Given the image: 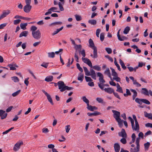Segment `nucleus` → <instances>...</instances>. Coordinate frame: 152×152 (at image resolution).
<instances>
[{"instance_id": "obj_56", "label": "nucleus", "mask_w": 152, "mask_h": 152, "mask_svg": "<svg viewBox=\"0 0 152 152\" xmlns=\"http://www.w3.org/2000/svg\"><path fill=\"white\" fill-rule=\"evenodd\" d=\"M126 138H123L121 139L120 141L123 144H125L126 143Z\"/></svg>"}, {"instance_id": "obj_55", "label": "nucleus", "mask_w": 152, "mask_h": 152, "mask_svg": "<svg viewBox=\"0 0 152 152\" xmlns=\"http://www.w3.org/2000/svg\"><path fill=\"white\" fill-rule=\"evenodd\" d=\"M13 65L11 64H9L8 65V66L10 67V69L11 70H14L16 69V68L14 66H12Z\"/></svg>"}, {"instance_id": "obj_18", "label": "nucleus", "mask_w": 152, "mask_h": 152, "mask_svg": "<svg viewBox=\"0 0 152 152\" xmlns=\"http://www.w3.org/2000/svg\"><path fill=\"white\" fill-rule=\"evenodd\" d=\"M93 50H94V55H93L92 54H91V56L94 58H96L98 57L96 47H94V48L93 49Z\"/></svg>"}, {"instance_id": "obj_9", "label": "nucleus", "mask_w": 152, "mask_h": 152, "mask_svg": "<svg viewBox=\"0 0 152 152\" xmlns=\"http://www.w3.org/2000/svg\"><path fill=\"white\" fill-rule=\"evenodd\" d=\"M112 112L114 114L113 117L115 118L116 121H118V120L121 119L120 118V112L113 110H112Z\"/></svg>"}, {"instance_id": "obj_22", "label": "nucleus", "mask_w": 152, "mask_h": 152, "mask_svg": "<svg viewBox=\"0 0 152 152\" xmlns=\"http://www.w3.org/2000/svg\"><path fill=\"white\" fill-rule=\"evenodd\" d=\"M89 47L91 48L92 49L94 48V47H96L95 46L94 43L93 41L91 39H90L89 40Z\"/></svg>"}, {"instance_id": "obj_27", "label": "nucleus", "mask_w": 152, "mask_h": 152, "mask_svg": "<svg viewBox=\"0 0 152 152\" xmlns=\"http://www.w3.org/2000/svg\"><path fill=\"white\" fill-rule=\"evenodd\" d=\"M28 34V32L27 31H24L22 32L19 36L20 37H21L23 36L26 37L27 36Z\"/></svg>"}, {"instance_id": "obj_15", "label": "nucleus", "mask_w": 152, "mask_h": 152, "mask_svg": "<svg viewBox=\"0 0 152 152\" xmlns=\"http://www.w3.org/2000/svg\"><path fill=\"white\" fill-rule=\"evenodd\" d=\"M142 93L144 94L145 95H148V94H150V95L152 96V91L151 90H150L148 92L147 91V89L144 88H142Z\"/></svg>"}, {"instance_id": "obj_44", "label": "nucleus", "mask_w": 152, "mask_h": 152, "mask_svg": "<svg viewBox=\"0 0 152 152\" xmlns=\"http://www.w3.org/2000/svg\"><path fill=\"white\" fill-rule=\"evenodd\" d=\"M93 68L95 70H97L98 71L101 70V67L97 65L94 66H92Z\"/></svg>"}, {"instance_id": "obj_33", "label": "nucleus", "mask_w": 152, "mask_h": 152, "mask_svg": "<svg viewBox=\"0 0 152 152\" xmlns=\"http://www.w3.org/2000/svg\"><path fill=\"white\" fill-rule=\"evenodd\" d=\"M82 99L84 102H85L86 104H87V106H88L89 104V101L87 99L86 97L85 96H83L82 97Z\"/></svg>"}, {"instance_id": "obj_58", "label": "nucleus", "mask_w": 152, "mask_h": 152, "mask_svg": "<svg viewBox=\"0 0 152 152\" xmlns=\"http://www.w3.org/2000/svg\"><path fill=\"white\" fill-rule=\"evenodd\" d=\"M133 84L134 85L136 86L137 87H140L141 86V85L137 81V80H136L133 82Z\"/></svg>"}, {"instance_id": "obj_36", "label": "nucleus", "mask_w": 152, "mask_h": 152, "mask_svg": "<svg viewBox=\"0 0 152 152\" xmlns=\"http://www.w3.org/2000/svg\"><path fill=\"white\" fill-rule=\"evenodd\" d=\"M48 57L50 58H53L55 56V53L53 52L48 53Z\"/></svg>"}, {"instance_id": "obj_42", "label": "nucleus", "mask_w": 152, "mask_h": 152, "mask_svg": "<svg viewBox=\"0 0 152 152\" xmlns=\"http://www.w3.org/2000/svg\"><path fill=\"white\" fill-rule=\"evenodd\" d=\"M104 33H103V32L101 33L100 34V40L102 42L104 40Z\"/></svg>"}, {"instance_id": "obj_40", "label": "nucleus", "mask_w": 152, "mask_h": 152, "mask_svg": "<svg viewBox=\"0 0 152 152\" xmlns=\"http://www.w3.org/2000/svg\"><path fill=\"white\" fill-rule=\"evenodd\" d=\"M116 121L118 122L119 126L120 127H121L123 126V121L121 120V119H120L118 120V121Z\"/></svg>"}, {"instance_id": "obj_2", "label": "nucleus", "mask_w": 152, "mask_h": 152, "mask_svg": "<svg viewBox=\"0 0 152 152\" xmlns=\"http://www.w3.org/2000/svg\"><path fill=\"white\" fill-rule=\"evenodd\" d=\"M83 68L86 75L91 76L93 79L94 80L96 79V74L95 71L93 69H91L90 72H89L86 67L83 66Z\"/></svg>"}, {"instance_id": "obj_54", "label": "nucleus", "mask_w": 152, "mask_h": 152, "mask_svg": "<svg viewBox=\"0 0 152 152\" xmlns=\"http://www.w3.org/2000/svg\"><path fill=\"white\" fill-rule=\"evenodd\" d=\"M80 53L83 56V58H84L86 56V53L85 50L84 49L83 50L81 51H80Z\"/></svg>"}, {"instance_id": "obj_61", "label": "nucleus", "mask_w": 152, "mask_h": 152, "mask_svg": "<svg viewBox=\"0 0 152 152\" xmlns=\"http://www.w3.org/2000/svg\"><path fill=\"white\" fill-rule=\"evenodd\" d=\"M49 130L48 128H43L42 129V132L45 134H46L49 132Z\"/></svg>"}, {"instance_id": "obj_29", "label": "nucleus", "mask_w": 152, "mask_h": 152, "mask_svg": "<svg viewBox=\"0 0 152 152\" xmlns=\"http://www.w3.org/2000/svg\"><path fill=\"white\" fill-rule=\"evenodd\" d=\"M63 26H62L60 28L57 29L56 31L53 32V33L52 34V35H54L55 34L58 33L60 31L62 30L63 28Z\"/></svg>"}, {"instance_id": "obj_26", "label": "nucleus", "mask_w": 152, "mask_h": 152, "mask_svg": "<svg viewBox=\"0 0 152 152\" xmlns=\"http://www.w3.org/2000/svg\"><path fill=\"white\" fill-rule=\"evenodd\" d=\"M144 116L145 117L148 118V119H151L152 118V114L148 113L146 112H144Z\"/></svg>"}, {"instance_id": "obj_10", "label": "nucleus", "mask_w": 152, "mask_h": 152, "mask_svg": "<svg viewBox=\"0 0 152 152\" xmlns=\"http://www.w3.org/2000/svg\"><path fill=\"white\" fill-rule=\"evenodd\" d=\"M82 59L84 63L88 64L89 66L91 68L92 67V64L89 59L86 58H82Z\"/></svg>"}, {"instance_id": "obj_16", "label": "nucleus", "mask_w": 152, "mask_h": 152, "mask_svg": "<svg viewBox=\"0 0 152 152\" xmlns=\"http://www.w3.org/2000/svg\"><path fill=\"white\" fill-rule=\"evenodd\" d=\"M7 115V113H5V111L0 110V116H1V119H3L5 118Z\"/></svg>"}, {"instance_id": "obj_38", "label": "nucleus", "mask_w": 152, "mask_h": 152, "mask_svg": "<svg viewBox=\"0 0 152 152\" xmlns=\"http://www.w3.org/2000/svg\"><path fill=\"white\" fill-rule=\"evenodd\" d=\"M135 101L140 104H141L142 103V99H140L138 98L135 99Z\"/></svg>"}, {"instance_id": "obj_24", "label": "nucleus", "mask_w": 152, "mask_h": 152, "mask_svg": "<svg viewBox=\"0 0 152 152\" xmlns=\"http://www.w3.org/2000/svg\"><path fill=\"white\" fill-rule=\"evenodd\" d=\"M87 108L89 110L93 111L94 110H96L97 109V107L95 106H92L90 105L89 104L87 106Z\"/></svg>"}, {"instance_id": "obj_3", "label": "nucleus", "mask_w": 152, "mask_h": 152, "mask_svg": "<svg viewBox=\"0 0 152 152\" xmlns=\"http://www.w3.org/2000/svg\"><path fill=\"white\" fill-rule=\"evenodd\" d=\"M132 126V130L136 131L137 132H140V126L138 123L137 122H135V124L134 122L131 123Z\"/></svg>"}, {"instance_id": "obj_43", "label": "nucleus", "mask_w": 152, "mask_h": 152, "mask_svg": "<svg viewBox=\"0 0 152 152\" xmlns=\"http://www.w3.org/2000/svg\"><path fill=\"white\" fill-rule=\"evenodd\" d=\"M47 98L48 99V100L49 102L50 103L52 104H53V100H52V98H51L50 95H49L47 96Z\"/></svg>"}, {"instance_id": "obj_48", "label": "nucleus", "mask_w": 152, "mask_h": 152, "mask_svg": "<svg viewBox=\"0 0 152 152\" xmlns=\"http://www.w3.org/2000/svg\"><path fill=\"white\" fill-rule=\"evenodd\" d=\"M113 80H115L118 82H120L121 81V79L119 77H118V75H117V77H113Z\"/></svg>"}, {"instance_id": "obj_41", "label": "nucleus", "mask_w": 152, "mask_h": 152, "mask_svg": "<svg viewBox=\"0 0 152 152\" xmlns=\"http://www.w3.org/2000/svg\"><path fill=\"white\" fill-rule=\"evenodd\" d=\"M88 22L89 23L93 25H95L96 23V20H89Z\"/></svg>"}, {"instance_id": "obj_49", "label": "nucleus", "mask_w": 152, "mask_h": 152, "mask_svg": "<svg viewBox=\"0 0 152 152\" xmlns=\"http://www.w3.org/2000/svg\"><path fill=\"white\" fill-rule=\"evenodd\" d=\"M20 91H21L20 90H19L18 91H17L13 93L12 94V96L13 97H15V96H17V95H18L19 94V93L20 92Z\"/></svg>"}, {"instance_id": "obj_39", "label": "nucleus", "mask_w": 152, "mask_h": 152, "mask_svg": "<svg viewBox=\"0 0 152 152\" xmlns=\"http://www.w3.org/2000/svg\"><path fill=\"white\" fill-rule=\"evenodd\" d=\"M37 29V28L36 26H31L30 28V30L31 31H32V33H34L36 31Z\"/></svg>"}, {"instance_id": "obj_5", "label": "nucleus", "mask_w": 152, "mask_h": 152, "mask_svg": "<svg viewBox=\"0 0 152 152\" xmlns=\"http://www.w3.org/2000/svg\"><path fill=\"white\" fill-rule=\"evenodd\" d=\"M58 88L60 90L61 92H63L65 90V88L66 85H65L64 83L62 81H60L58 82L57 83Z\"/></svg>"}, {"instance_id": "obj_47", "label": "nucleus", "mask_w": 152, "mask_h": 152, "mask_svg": "<svg viewBox=\"0 0 152 152\" xmlns=\"http://www.w3.org/2000/svg\"><path fill=\"white\" fill-rule=\"evenodd\" d=\"M65 129L66 130V132L68 133L69 132L70 129V125H67L65 126Z\"/></svg>"}, {"instance_id": "obj_20", "label": "nucleus", "mask_w": 152, "mask_h": 152, "mask_svg": "<svg viewBox=\"0 0 152 152\" xmlns=\"http://www.w3.org/2000/svg\"><path fill=\"white\" fill-rule=\"evenodd\" d=\"M104 73L105 74L107 75L109 77L111 78V80H112L110 71L109 69L108 68H106V69L104 72Z\"/></svg>"}, {"instance_id": "obj_34", "label": "nucleus", "mask_w": 152, "mask_h": 152, "mask_svg": "<svg viewBox=\"0 0 152 152\" xmlns=\"http://www.w3.org/2000/svg\"><path fill=\"white\" fill-rule=\"evenodd\" d=\"M130 30V28L129 26L126 27L124 29L123 31L124 34H127Z\"/></svg>"}, {"instance_id": "obj_64", "label": "nucleus", "mask_w": 152, "mask_h": 152, "mask_svg": "<svg viewBox=\"0 0 152 152\" xmlns=\"http://www.w3.org/2000/svg\"><path fill=\"white\" fill-rule=\"evenodd\" d=\"M7 25V23H4L0 25V29L3 28Z\"/></svg>"}, {"instance_id": "obj_19", "label": "nucleus", "mask_w": 152, "mask_h": 152, "mask_svg": "<svg viewBox=\"0 0 152 152\" xmlns=\"http://www.w3.org/2000/svg\"><path fill=\"white\" fill-rule=\"evenodd\" d=\"M114 148L115 152H119L120 147L119 144L118 143H115L114 145Z\"/></svg>"}, {"instance_id": "obj_30", "label": "nucleus", "mask_w": 152, "mask_h": 152, "mask_svg": "<svg viewBox=\"0 0 152 152\" xmlns=\"http://www.w3.org/2000/svg\"><path fill=\"white\" fill-rule=\"evenodd\" d=\"M27 25V23H21L20 24V26L22 29H23V30H24L26 29V26Z\"/></svg>"}, {"instance_id": "obj_6", "label": "nucleus", "mask_w": 152, "mask_h": 152, "mask_svg": "<svg viewBox=\"0 0 152 152\" xmlns=\"http://www.w3.org/2000/svg\"><path fill=\"white\" fill-rule=\"evenodd\" d=\"M140 151V146L137 145L136 147L131 148H130V152H138ZM120 152H129V151L124 150L123 148L121 149Z\"/></svg>"}, {"instance_id": "obj_59", "label": "nucleus", "mask_w": 152, "mask_h": 152, "mask_svg": "<svg viewBox=\"0 0 152 152\" xmlns=\"http://www.w3.org/2000/svg\"><path fill=\"white\" fill-rule=\"evenodd\" d=\"M41 66H43L45 68H47L48 67V63H43L41 64Z\"/></svg>"}, {"instance_id": "obj_62", "label": "nucleus", "mask_w": 152, "mask_h": 152, "mask_svg": "<svg viewBox=\"0 0 152 152\" xmlns=\"http://www.w3.org/2000/svg\"><path fill=\"white\" fill-rule=\"evenodd\" d=\"M21 21L20 19H17L14 21L13 23L15 25H17Z\"/></svg>"}, {"instance_id": "obj_4", "label": "nucleus", "mask_w": 152, "mask_h": 152, "mask_svg": "<svg viewBox=\"0 0 152 152\" xmlns=\"http://www.w3.org/2000/svg\"><path fill=\"white\" fill-rule=\"evenodd\" d=\"M32 35L33 37L35 39L38 40L41 37V34L39 30L36 31L35 32L32 33Z\"/></svg>"}, {"instance_id": "obj_8", "label": "nucleus", "mask_w": 152, "mask_h": 152, "mask_svg": "<svg viewBox=\"0 0 152 152\" xmlns=\"http://www.w3.org/2000/svg\"><path fill=\"white\" fill-rule=\"evenodd\" d=\"M23 144V142L22 141H19L13 147V150L15 151H18L20 148V146Z\"/></svg>"}, {"instance_id": "obj_51", "label": "nucleus", "mask_w": 152, "mask_h": 152, "mask_svg": "<svg viewBox=\"0 0 152 152\" xmlns=\"http://www.w3.org/2000/svg\"><path fill=\"white\" fill-rule=\"evenodd\" d=\"M96 100L99 103H103V100L101 97H97L96 98Z\"/></svg>"}, {"instance_id": "obj_50", "label": "nucleus", "mask_w": 152, "mask_h": 152, "mask_svg": "<svg viewBox=\"0 0 152 152\" xmlns=\"http://www.w3.org/2000/svg\"><path fill=\"white\" fill-rule=\"evenodd\" d=\"M76 66L77 68L81 72H83V69L80 66V64L78 63H77L76 64Z\"/></svg>"}, {"instance_id": "obj_46", "label": "nucleus", "mask_w": 152, "mask_h": 152, "mask_svg": "<svg viewBox=\"0 0 152 152\" xmlns=\"http://www.w3.org/2000/svg\"><path fill=\"white\" fill-rule=\"evenodd\" d=\"M82 46L81 45H76L74 47V48L76 50V51L79 49H80V50Z\"/></svg>"}, {"instance_id": "obj_28", "label": "nucleus", "mask_w": 152, "mask_h": 152, "mask_svg": "<svg viewBox=\"0 0 152 152\" xmlns=\"http://www.w3.org/2000/svg\"><path fill=\"white\" fill-rule=\"evenodd\" d=\"M130 91L132 92L133 93V95L132 96V97L133 99L134 100L135 97L137 96V93L135 90L133 89H131Z\"/></svg>"}, {"instance_id": "obj_37", "label": "nucleus", "mask_w": 152, "mask_h": 152, "mask_svg": "<svg viewBox=\"0 0 152 152\" xmlns=\"http://www.w3.org/2000/svg\"><path fill=\"white\" fill-rule=\"evenodd\" d=\"M12 80L14 82H18L19 81L18 78L16 76H14L11 77Z\"/></svg>"}, {"instance_id": "obj_63", "label": "nucleus", "mask_w": 152, "mask_h": 152, "mask_svg": "<svg viewBox=\"0 0 152 152\" xmlns=\"http://www.w3.org/2000/svg\"><path fill=\"white\" fill-rule=\"evenodd\" d=\"M105 50L108 54H110L112 52V50L110 48H105Z\"/></svg>"}, {"instance_id": "obj_21", "label": "nucleus", "mask_w": 152, "mask_h": 152, "mask_svg": "<svg viewBox=\"0 0 152 152\" xmlns=\"http://www.w3.org/2000/svg\"><path fill=\"white\" fill-rule=\"evenodd\" d=\"M82 73L80 72L79 74L77 77V80L80 81L81 82H82L84 78V75Z\"/></svg>"}, {"instance_id": "obj_35", "label": "nucleus", "mask_w": 152, "mask_h": 152, "mask_svg": "<svg viewBox=\"0 0 152 152\" xmlns=\"http://www.w3.org/2000/svg\"><path fill=\"white\" fill-rule=\"evenodd\" d=\"M62 22L60 21L56 22L51 23L49 25V26H55L57 25H61Z\"/></svg>"}, {"instance_id": "obj_53", "label": "nucleus", "mask_w": 152, "mask_h": 152, "mask_svg": "<svg viewBox=\"0 0 152 152\" xmlns=\"http://www.w3.org/2000/svg\"><path fill=\"white\" fill-rule=\"evenodd\" d=\"M75 17L76 20L77 21H80V20H81V18L80 16L77 15H75Z\"/></svg>"}, {"instance_id": "obj_52", "label": "nucleus", "mask_w": 152, "mask_h": 152, "mask_svg": "<svg viewBox=\"0 0 152 152\" xmlns=\"http://www.w3.org/2000/svg\"><path fill=\"white\" fill-rule=\"evenodd\" d=\"M142 103H144L146 104H150V102L146 99H142Z\"/></svg>"}, {"instance_id": "obj_7", "label": "nucleus", "mask_w": 152, "mask_h": 152, "mask_svg": "<svg viewBox=\"0 0 152 152\" xmlns=\"http://www.w3.org/2000/svg\"><path fill=\"white\" fill-rule=\"evenodd\" d=\"M58 8L57 7H52L48 10V12L45 13V15H47L50 14L52 13V12H60L59 11L56 10Z\"/></svg>"}, {"instance_id": "obj_12", "label": "nucleus", "mask_w": 152, "mask_h": 152, "mask_svg": "<svg viewBox=\"0 0 152 152\" xmlns=\"http://www.w3.org/2000/svg\"><path fill=\"white\" fill-rule=\"evenodd\" d=\"M120 30L121 29H119L117 33V37L118 39L119 40L121 41H123L124 40H127L128 39V38L125 36H122L121 37L120 36Z\"/></svg>"}, {"instance_id": "obj_13", "label": "nucleus", "mask_w": 152, "mask_h": 152, "mask_svg": "<svg viewBox=\"0 0 152 152\" xmlns=\"http://www.w3.org/2000/svg\"><path fill=\"white\" fill-rule=\"evenodd\" d=\"M118 134L119 136L122 137L123 138H127V134L124 129H122L121 132H118Z\"/></svg>"}, {"instance_id": "obj_32", "label": "nucleus", "mask_w": 152, "mask_h": 152, "mask_svg": "<svg viewBox=\"0 0 152 152\" xmlns=\"http://www.w3.org/2000/svg\"><path fill=\"white\" fill-rule=\"evenodd\" d=\"M150 143L148 142H147L144 144L145 150H148L150 146Z\"/></svg>"}, {"instance_id": "obj_1", "label": "nucleus", "mask_w": 152, "mask_h": 152, "mask_svg": "<svg viewBox=\"0 0 152 152\" xmlns=\"http://www.w3.org/2000/svg\"><path fill=\"white\" fill-rule=\"evenodd\" d=\"M97 76L99 77V80L100 83H98V86L99 88L102 90H104V86H109V85L107 84H103L105 82L104 79V77L102 73L98 72L97 73Z\"/></svg>"}, {"instance_id": "obj_14", "label": "nucleus", "mask_w": 152, "mask_h": 152, "mask_svg": "<svg viewBox=\"0 0 152 152\" xmlns=\"http://www.w3.org/2000/svg\"><path fill=\"white\" fill-rule=\"evenodd\" d=\"M31 6L30 4H26L23 8L24 11L26 13L29 12L31 8Z\"/></svg>"}, {"instance_id": "obj_60", "label": "nucleus", "mask_w": 152, "mask_h": 152, "mask_svg": "<svg viewBox=\"0 0 152 152\" xmlns=\"http://www.w3.org/2000/svg\"><path fill=\"white\" fill-rule=\"evenodd\" d=\"M140 138L139 137H137L136 140V143L137 145H138V146H140L139 142L140 140Z\"/></svg>"}, {"instance_id": "obj_45", "label": "nucleus", "mask_w": 152, "mask_h": 152, "mask_svg": "<svg viewBox=\"0 0 152 152\" xmlns=\"http://www.w3.org/2000/svg\"><path fill=\"white\" fill-rule=\"evenodd\" d=\"M58 5L60 11H63L64 10V8L63 7L62 3L60 2L58 3Z\"/></svg>"}, {"instance_id": "obj_31", "label": "nucleus", "mask_w": 152, "mask_h": 152, "mask_svg": "<svg viewBox=\"0 0 152 152\" xmlns=\"http://www.w3.org/2000/svg\"><path fill=\"white\" fill-rule=\"evenodd\" d=\"M110 68L112 71V76L114 77H117V76L118 75V74L115 72V69L111 67H110Z\"/></svg>"}, {"instance_id": "obj_25", "label": "nucleus", "mask_w": 152, "mask_h": 152, "mask_svg": "<svg viewBox=\"0 0 152 152\" xmlns=\"http://www.w3.org/2000/svg\"><path fill=\"white\" fill-rule=\"evenodd\" d=\"M53 79V77L52 76H47L45 79V80L47 82H51L52 81Z\"/></svg>"}, {"instance_id": "obj_11", "label": "nucleus", "mask_w": 152, "mask_h": 152, "mask_svg": "<svg viewBox=\"0 0 152 152\" xmlns=\"http://www.w3.org/2000/svg\"><path fill=\"white\" fill-rule=\"evenodd\" d=\"M10 13V11L9 10H4L2 12V14L0 16V20L6 17Z\"/></svg>"}, {"instance_id": "obj_57", "label": "nucleus", "mask_w": 152, "mask_h": 152, "mask_svg": "<svg viewBox=\"0 0 152 152\" xmlns=\"http://www.w3.org/2000/svg\"><path fill=\"white\" fill-rule=\"evenodd\" d=\"M85 78L87 82H91L93 81L92 80L90 77L85 76Z\"/></svg>"}, {"instance_id": "obj_23", "label": "nucleus", "mask_w": 152, "mask_h": 152, "mask_svg": "<svg viewBox=\"0 0 152 152\" xmlns=\"http://www.w3.org/2000/svg\"><path fill=\"white\" fill-rule=\"evenodd\" d=\"M87 115L89 116H91L92 115L96 116L100 114V112L98 111H95L94 113H87Z\"/></svg>"}, {"instance_id": "obj_17", "label": "nucleus", "mask_w": 152, "mask_h": 152, "mask_svg": "<svg viewBox=\"0 0 152 152\" xmlns=\"http://www.w3.org/2000/svg\"><path fill=\"white\" fill-rule=\"evenodd\" d=\"M104 90L105 92L110 94H111L113 93L114 91V90L110 87L105 88H104Z\"/></svg>"}]
</instances>
